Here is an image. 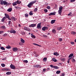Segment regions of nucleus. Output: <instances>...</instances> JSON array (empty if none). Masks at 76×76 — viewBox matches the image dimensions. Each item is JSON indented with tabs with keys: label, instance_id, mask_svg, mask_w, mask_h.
I'll return each mask as SVG.
<instances>
[{
	"label": "nucleus",
	"instance_id": "nucleus-1",
	"mask_svg": "<svg viewBox=\"0 0 76 76\" xmlns=\"http://www.w3.org/2000/svg\"><path fill=\"white\" fill-rule=\"evenodd\" d=\"M36 2H37L36 0H35L34 1H31L29 3V4L27 6L29 8L31 7H32V6H33V4H34V3H35Z\"/></svg>",
	"mask_w": 76,
	"mask_h": 76
},
{
	"label": "nucleus",
	"instance_id": "nucleus-2",
	"mask_svg": "<svg viewBox=\"0 0 76 76\" xmlns=\"http://www.w3.org/2000/svg\"><path fill=\"white\" fill-rule=\"evenodd\" d=\"M63 9V7L61 6L59 8V10L58 11V13L59 15H61V12H62V10Z\"/></svg>",
	"mask_w": 76,
	"mask_h": 76
},
{
	"label": "nucleus",
	"instance_id": "nucleus-3",
	"mask_svg": "<svg viewBox=\"0 0 76 76\" xmlns=\"http://www.w3.org/2000/svg\"><path fill=\"white\" fill-rule=\"evenodd\" d=\"M7 2H6V1H3L2 0L1 1V2L0 4L1 5L4 4V5L7 4Z\"/></svg>",
	"mask_w": 76,
	"mask_h": 76
},
{
	"label": "nucleus",
	"instance_id": "nucleus-4",
	"mask_svg": "<svg viewBox=\"0 0 76 76\" xmlns=\"http://www.w3.org/2000/svg\"><path fill=\"white\" fill-rule=\"evenodd\" d=\"M10 67L11 69H16V67H15V65L11 64L10 66Z\"/></svg>",
	"mask_w": 76,
	"mask_h": 76
},
{
	"label": "nucleus",
	"instance_id": "nucleus-5",
	"mask_svg": "<svg viewBox=\"0 0 76 76\" xmlns=\"http://www.w3.org/2000/svg\"><path fill=\"white\" fill-rule=\"evenodd\" d=\"M24 29L26 31H29V32L31 31L30 28H27L26 27H24Z\"/></svg>",
	"mask_w": 76,
	"mask_h": 76
},
{
	"label": "nucleus",
	"instance_id": "nucleus-6",
	"mask_svg": "<svg viewBox=\"0 0 76 76\" xmlns=\"http://www.w3.org/2000/svg\"><path fill=\"white\" fill-rule=\"evenodd\" d=\"M48 29V27H44L42 28V31H45V30H47Z\"/></svg>",
	"mask_w": 76,
	"mask_h": 76
},
{
	"label": "nucleus",
	"instance_id": "nucleus-7",
	"mask_svg": "<svg viewBox=\"0 0 76 76\" xmlns=\"http://www.w3.org/2000/svg\"><path fill=\"white\" fill-rule=\"evenodd\" d=\"M18 49L16 48H12L13 51L15 52L17 51H18Z\"/></svg>",
	"mask_w": 76,
	"mask_h": 76
},
{
	"label": "nucleus",
	"instance_id": "nucleus-8",
	"mask_svg": "<svg viewBox=\"0 0 76 76\" xmlns=\"http://www.w3.org/2000/svg\"><path fill=\"white\" fill-rule=\"evenodd\" d=\"M37 28H38V29L41 28V23H39L37 24Z\"/></svg>",
	"mask_w": 76,
	"mask_h": 76
},
{
	"label": "nucleus",
	"instance_id": "nucleus-9",
	"mask_svg": "<svg viewBox=\"0 0 76 76\" xmlns=\"http://www.w3.org/2000/svg\"><path fill=\"white\" fill-rule=\"evenodd\" d=\"M56 15V13L54 12H51L49 14V16H51V15Z\"/></svg>",
	"mask_w": 76,
	"mask_h": 76
},
{
	"label": "nucleus",
	"instance_id": "nucleus-10",
	"mask_svg": "<svg viewBox=\"0 0 76 76\" xmlns=\"http://www.w3.org/2000/svg\"><path fill=\"white\" fill-rule=\"evenodd\" d=\"M36 26V24H31L29 26V27H35Z\"/></svg>",
	"mask_w": 76,
	"mask_h": 76
},
{
	"label": "nucleus",
	"instance_id": "nucleus-11",
	"mask_svg": "<svg viewBox=\"0 0 76 76\" xmlns=\"http://www.w3.org/2000/svg\"><path fill=\"white\" fill-rule=\"evenodd\" d=\"M10 33H13V34H15L16 33V31L14 30H11L10 31Z\"/></svg>",
	"mask_w": 76,
	"mask_h": 76
},
{
	"label": "nucleus",
	"instance_id": "nucleus-12",
	"mask_svg": "<svg viewBox=\"0 0 76 76\" xmlns=\"http://www.w3.org/2000/svg\"><path fill=\"white\" fill-rule=\"evenodd\" d=\"M20 42L22 43H25V40L22 38L20 39Z\"/></svg>",
	"mask_w": 76,
	"mask_h": 76
},
{
	"label": "nucleus",
	"instance_id": "nucleus-13",
	"mask_svg": "<svg viewBox=\"0 0 76 76\" xmlns=\"http://www.w3.org/2000/svg\"><path fill=\"white\" fill-rule=\"evenodd\" d=\"M53 55L55 56H59V54H58V53L57 52H55L53 53Z\"/></svg>",
	"mask_w": 76,
	"mask_h": 76
},
{
	"label": "nucleus",
	"instance_id": "nucleus-14",
	"mask_svg": "<svg viewBox=\"0 0 76 76\" xmlns=\"http://www.w3.org/2000/svg\"><path fill=\"white\" fill-rule=\"evenodd\" d=\"M6 19V17H4L1 20V22H4V20Z\"/></svg>",
	"mask_w": 76,
	"mask_h": 76
},
{
	"label": "nucleus",
	"instance_id": "nucleus-15",
	"mask_svg": "<svg viewBox=\"0 0 76 76\" xmlns=\"http://www.w3.org/2000/svg\"><path fill=\"white\" fill-rule=\"evenodd\" d=\"M11 19H12L13 20H14V21H15V20H16L17 19L16 18H15L14 17H11Z\"/></svg>",
	"mask_w": 76,
	"mask_h": 76
},
{
	"label": "nucleus",
	"instance_id": "nucleus-16",
	"mask_svg": "<svg viewBox=\"0 0 76 76\" xmlns=\"http://www.w3.org/2000/svg\"><path fill=\"white\" fill-rule=\"evenodd\" d=\"M12 9L11 8H10L8 9L7 10V11L8 12H11V11H12Z\"/></svg>",
	"mask_w": 76,
	"mask_h": 76
},
{
	"label": "nucleus",
	"instance_id": "nucleus-17",
	"mask_svg": "<svg viewBox=\"0 0 76 76\" xmlns=\"http://www.w3.org/2000/svg\"><path fill=\"white\" fill-rule=\"evenodd\" d=\"M55 22H56V20H52L51 21V23L52 24H53L55 23Z\"/></svg>",
	"mask_w": 76,
	"mask_h": 76
},
{
	"label": "nucleus",
	"instance_id": "nucleus-18",
	"mask_svg": "<svg viewBox=\"0 0 76 76\" xmlns=\"http://www.w3.org/2000/svg\"><path fill=\"white\" fill-rule=\"evenodd\" d=\"M5 16H6V18H8L9 17V15H8V14H7L6 13H5L4 14Z\"/></svg>",
	"mask_w": 76,
	"mask_h": 76
},
{
	"label": "nucleus",
	"instance_id": "nucleus-19",
	"mask_svg": "<svg viewBox=\"0 0 76 76\" xmlns=\"http://www.w3.org/2000/svg\"><path fill=\"white\" fill-rule=\"evenodd\" d=\"M34 67H37V68L39 67H40L39 65H35L34 66Z\"/></svg>",
	"mask_w": 76,
	"mask_h": 76
},
{
	"label": "nucleus",
	"instance_id": "nucleus-20",
	"mask_svg": "<svg viewBox=\"0 0 76 76\" xmlns=\"http://www.w3.org/2000/svg\"><path fill=\"white\" fill-rule=\"evenodd\" d=\"M52 60L53 61H54V62H56L57 60L55 58H52Z\"/></svg>",
	"mask_w": 76,
	"mask_h": 76
},
{
	"label": "nucleus",
	"instance_id": "nucleus-21",
	"mask_svg": "<svg viewBox=\"0 0 76 76\" xmlns=\"http://www.w3.org/2000/svg\"><path fill=\"white\" fill-rule=\"evenodd\" d=\"M6 48L7 49H9L11 48V47H10L9 45H8V46H7L6 47Z\"/></svg>",
	"mask_w": 76,
	"mask_h": 76
},
{
	"label": "nucleus",
	"instance_id": "nucleus-22",
	"mask_svg": "<svg viewBox=\"0 0 76 76\" xmlns=\"http://www.w3.org/2000/svg\"><path fill=\"white\" fill-rule=\"evenodd\" d=\"M17 4H19L21 3V1H19L17 0V1L16 2Z\"/></svg>",
	"mask_w": 76,
	"mask_h": 76
},
{
	"label": "nucleus",
	"instance_id": "nucleus-23",
	"mask_svg": "<svg viewBox=\"0 0 76 76\" xmlns=\"http://www.w3.org/2000/svg\"><path fill=\"white\" fill-rule=\"evenodd\" d=\"M12 5L13 6H16V5H17V3L16 2H15L12 3Z\"/></svg>",
	"mask_w": 76,
	"mask_h": 76
},
{
	"label": "nucleus",
	"instance_id": "nucleus-24",
	"mask_svg": "<svg viewBox=\"0 0 76 76\" xmlns=\"http://www.w3.org/2000/svg\"><path fill=\"white\" fill-rule=\"evenodd\" d=\"M73 56V53H71L70 54L68 57L69 58H70V57H72Z\"/></svg>",
	"mask_w": 76,
	"mask_h": 76
},
{
	"label": "nucleus",
	"instance_id": "nucleus-25",
	"mask_svg": "<svg viewBox=\"0 0 76 76\" xmlns=\"http://www.w3.org/2000/svg\"><path fill=\"white\" fill-rule=\"evenodd\" d=\"M71 34H72V35H75L76 34V32L74 31H72L71 32Z\"/></svg>",
	"mask_w": 76,
	"mask_h": 76
},
{
	"label": "nucleus",
	"instance_id": "nucleus-26",
	"mask_svg": "<svg viewBox=\"0 0 76 76\" xmlns=\"http://www.w3.org/2000/svg\"><path fill=\"white\" fill-rule=\"evenodd\" d=\"M1 28L2 29H5L6 27L4 26H3L1 27Z\"/></svg>",
	"mask_w": 76,
	"mask_h": 76
},
{
	"label": "nucleus",
	"instance_id": "nucleus-27",
	"mask_svg": "<svg viewBox=\"0 0 76 76\" xmlns=\"http://www.w3.org/2000/svg\"><path fill=\"white\" fill-rule=\"evenodd\" d=\"M61 72V71H57L56 72V74H60Z\"/></svg>",
	"mask_w": 76,
	"mask_h": 76
},
{
	"label": "nucleus",
	"instance_id": "nucleus-28",
	"mask_svg": "<svg viewBox=\"0 0 76 76\" xmlns=\"http://www.w3.org/2000/svg\"><path fill=\"white\" fill-rule=\"evenodd\" d=\"M10 74H11V72H8L6 73V75H10Z\"/></svg>",
	"mask_w": 76,
	"mask_h": 76
},
{
	"label": "nucleus",
	"instance_id": "nucleus-29",
	"mask_svg": "<svg viewBox=\"0 0 76 76\" xmlns=\"http://www.w3.org/2000/svg\"><path fill=\"white\" fill-rule=\"evenodd\" d=\"M54 69H59V68L57 66H54Z\"/></svg>",
	"mask_w": 76,
	"mask_h": 76
},
{
	"label": "nucleus",
	"instance_id": "nucleus-30",
	"mask_svg": "<svg viewBox=\"0 0 76 76\" xmlns=\"http://www.w3.org/2000/svg\"><path fill=\"white\" fill-rule=\"evenodd\" d=\"M0 49L2 50H5V48L3 47H1Z\"/></svg>",
	"mask_w": 76,
	"mask_h": 76
},
{
	"label": "nucleus",
	"instance_id": "nucleus-31",
	"mask_svg": "<svg viewBox=\"0 0 76 76\" xmlns=\"http://www.w3.org/2000/svg\"><path fill=\"white\" fill-rule=\"evenodd\" d=\"M31 37L32 38H36V37L34 35H31Z\"/></svg>",
	"mask_w": 76,
	"mask_h": 76
},
{
	"label": "nucleus",
	"instance_id": "nucleus-32",
	"mask_svg": "<svg viewBox=\"0 0 76 76\" xmlns=\"http://www.w3.org/2000/svg\"><path fill=\"white\" fill-rule=\"evenodd\" d=\"M52 32H53V33H54V34H55V33L56 32V31L55 29H53V30H52Z\"/></svg>",
	"mask_w": 76,
	"mask_h": 76
},
{
	"label": "nucleus",
	"instance_id": "nucleus-33",
	"mask_svg": "<svg viewBox=\"0 0 76 76\" xmlns=\"http://www.w3.org/2000/svg\"><path fill=\"white\" fill-rule=\"evenodd\" d=\"M62 29V27H58L57 28V30H58V31H59V30H61V29Z\"/></svg>",
	"mask_w": 76,
	"mask_h": 76
},
{
	"label": "nucleus",
	"instance_id": "nucleus-34",
	"mask_svg": "<svg viewBox=\"0 0 76 76\" xmlns=\"http://www.w3.org/2000/svg\"><path fill=\"white\" fill-rule=\"evenodd\" d=\"M23 63H27L28 62V61L27 60H24L23 61Z\"/></svg>",
	"mask_w": 76,
	"mask_h": 76
},
{
	"label": "nucleus",
	"instance_id": "nucleus-35",
	"mask_svg": "<svg viewBox=\"0 0 76 76\" xmlns=\"http://www.w3.org/2000/svg\"><path fill=\"white\" fill-rule=\"evenodd\" d=\"M47 58H44V59H43L44 61H47Z\"/></svg>",
	"mask_w": 76,
	"mask_h": 76
},
{
	"label": "nucleus",
	"instance_id": "nucleus-36",
	"mask_svg": "<svg viewBox=\"0 0 76 76\" xmlns=\"http://www.w3.org/2000/svg\"><path fill=\"white\" fill-rule=\"evenodd\" d=\"M4 70H6V71H9L10 70V69H4Z\"/></svg>",
	"mask_w": 76,
	"mask_h": 76
},
{
	"label": "nucleus",
	"instance_id": "nucleus-37",
	"mask_svg": "<svg viewBox=\"0 0 76 76\" xmlns=\"http://www.w3.org/2000/svg\"><path fill=\"white\" fill-rule=\"evenodd\" d=\"M25 17L26 18H28V14H25Z\"/></svg>",
	"mask_w": 76,
	"mask_h": 76
},
{
	"label": "nucleus",
	"instance_id": "nucleus-38",
	"mask_svg": "<svg viewBox=\"0 0 76 76\" xmlns=\"http://www.w3.org/2000/svg\"><path fill=\"white\" fill-rule=\"evenodd\" d=\"M59 39V41L61 42V41H63V39L61 38L59 39Z\"/></svg>",
	"mask_w": 76,
	"mask_h": 76
},
{
	"label": "nucleus",
	"instance_id": "nucleus-39",
	"mask_svg": "<svg viewBox=\"0 0 76 76\" xmlns=\"http://www.w3.org/2000/svg\"><path fill=\"white\" fill-rule=\"evenodd\" d=\"M72 62H75V60L73 58L72 59Z\"/></svg>",
	"mask_w": 76,
	"mask_h": 76
},
{
	"label": "nucleus",
	"instance_id": "nucleus-40",
	"mask_svg": "<svg viewBox=\"0 0 76 76\" xmlns=\"http://www.w3.org/2000/svg\"><path fill=\"white\" fill-rule=\"evenodd\" d=\"M1 66L2 67H5V65L4 64H1Z\"/></svg>",
	"mask_w": 76,
	"mask_h": 76
},
{
	"label": "nucleus",
	"instance_id": "nucleus-41",
	"mask_svg": "<svg viewBox=\"0 0 76 76\" xmlns=\"http://www.w3.org/2000/svg\"><path fill=\"white\" fill-rule=\"evenodd\" d=\"M8 23L9 25H10V24L12 23V21H9Z\"/></svg>",
	"mask_w": 76,
	"mask_h": 76
},
{
	"label": "nucleus",
	"instance_id": "nucleus-42",
	"mask_svg": "<svg viewBox=\"0 0 76 76\" xmlns=\"http://www.w3.org/2000/svg\"><path fill=\"white\" fill-rule=\"evenodd\" d=\"M44 11L45 12V13H47V12H48V10L47 9L44 10Z\"/></svg>",
	"mask_w": 76,
	"mask_h": 76
},
{
	"label": "nucleus",
	"instance_id": "nucleus-43",
	"mask_svg": "<svg viewBox=\"0 0 76 76\" xmlns=\"http://www.w3.org/2000/svg\"><path fill=\"white\" fill-rule=\"evenodd\" d=\"M38 10V9L37 8H36L34 9V11L35 12H36Z\"/></svg>",
	"mask_w": 76,
	"mask_h": 76
},
{
	"label": "nucleus",
	"instance_id": "nucleus-44",
	"mask_svg": "<svg viewBox=\"0 0 76 76\" xmlns=\"http://www.w3.org/2000/svg\"><path fill=\"white\" fill-rule=\"evenodd\" d=\"M4 32V31H0V34H3Z\"/></svg>",
	"mask_w": 76,
	"mask_h": 76
},
{
	"label": "nucleus",
	"instance_id": "nucleus-45",
	"mask_svg": "<svg viewBox=\"0 0 76 76\" xmlns=\"http://www.w3.org/2000/svg\"><path fill=\"white\" fill-rule=\"evenodd\" d=\"M43 36L44 37H45V38H47V35H46L45 34H44L43 35Z\"/></svg>",
	"mask_w": 76,
	"mask_h": 76
},
{
	"label": "nucleus",
	"instance_id": "nucleus-46",
	"mask_svg": "<svg viewBox=\"0 0 76 76\" xmlns=\"http://www.w3.org/2000/svg\"><path fill=\"white\" fill-rule=\"evenodd\" d=\"M50 66L51 67H52V68H54V66L53 65H50Z\"/></svg>",
	"mask_w": 76,
	"mask_h": 76
},
{
	"label": "nucleus",
	"instance_id": "nucleus-47",
	"mask_svg": "<svg viewBox=\"0 0 76 76\" xmlns=\"http://www.w3.org/2000/svg\"><path fill=\"white\" fill-rule=\"evenodd\" d=\"M75 1V0H70V2L71 3H73V2H74Z\"/></svg>",
	"mask_w": 76,
	"mask_h": 76
},
{
	"label": "nucleus",
	"instance_id": "nucleus-48",
	"mask_svg": "<svg viewBox=\"0 0 76 76\" xmlns=\"http://www.w3.org/2000/svg\"><path fill=\"white\" fill-rule=\"evenodd\" d=\"M7 34H4L3 35V36L4 37H6V36H7Z\"/></svg>",
	"mask_w": 76,
	"mask_h": 76
},
{
	"label": "nucleus",
	"instance_id": "nucleus-49",
	"mask_svg": "<svg viewBox=\"0 0 76 76\" xmlns=\"http://www.w3.org/2000/svg\"><path fill=\"white\" fill-rule=\"evenodd\" d=\"M72 12H70L68 15V16H70V15H72Z\"/></svg>",
	"mask_w": 76,
	"mask_h": 76
},
{
	"label": "nucleus",
	"instance_id": "nucleus-50",
	"mask_svg": "<svg viewBox=\"0 0 76 76\" xmlns=\"http://www.w3.org/2000/svg\"><path fill=\"white\" fill-rule=\"evenodd\" d=\"M71 44L72 45H73V44H75V43L73 42H71Z\"/></svg>",
	"mask_w": 76,
	"mask_h": 76
},
{
	"label": "nucleus",
	"instance_id": "nucleus-51",
	"mask_svg": "<svg viewBox=\"0 0 76 76\" xmlns=\"http://www.w3.org/2000/svg\"><path fill=\"white\" fill-rule=\"evenodd\" d=\"M45 71H46V69H45V68H44L43 69V72H45Z\"/></svg>",
	"mask_w": 76,
	"mask_h": 76
},
{
	"label": "nucleus",
	"instance_id": "nucleus-52",
	"mask_svg": "<svg viewBox=\"0 0 76 76\" xmlns=\"http://www.w3.org/2000/svg\"><path fill=\"white\" fill-rule=\"evenodd\" d=\"M61 60H62V61H65V59L64 58L62 59Z\"/></svg>",
	"mask_w": 76,
	"mask_h": 76
},
{
	"label": "nucleus",
	"instance_id": "nucleus-53",
	"mask_svg": "<svg viewBox=\"0 0 76 76\" xmlns=\"http://www.w3.org/2000/svg\"><path fill=\"white\" fill-rule=\"evenodd\" d=\"M29 14L30 15H33V13L31 12H29Z\"/></svg>",
	"mask_w": 76,
	"mask_h": 76
},
{
	"label": "nucleus",
	"instance_id": "nucleus-54",
	"mask_svg": "<svg viewBox=\"0 0 76 76\" xmlns=\"http://www.w3.org/2000/svg\"><path fill=\"white\" fill-rule=\"evenodd\" d=\"M47 9H50V6H48V7H47Z\"/></svg>",
	"mask_w": 76,
	"mask_h": 76
},
{
	"label": "nucleus",
	"instance_id": "nucleus-55",
	"mask_svg": "<svg viewBox=\"0 0 76 76\" xmlns=\"http://www.w3.org/2000/svg\"><path fill=\"white\" fill-rule=\"evenodd\" d=\"M8 19V20H11V19L10 18V17H9V18H7Z\"/></svg>",
	"mask_w": 76,
	"mask_h": 76
},
{
	"label": "nucleus",
	"instance_id": "nucleus-56",
	"mask_svg": "<svg viewBox=\"0 0 76 76\" xmlns=\"http://www.w3.org/2000/svg\"><path fill=\"white\" fill-rule=\"evenodd\" d=\"M19 44L20 45H22V43L21 42L19 43Z\"/></svg>",
	"mask_w": 76,
	"mask_h": 76
},
{
	"label": "nucleus",
	"instance_id": "nucleus-57",
	"mask_svg": "<svg viewBox=\"0 0 76 76\" xmlns=\"http://www.w3.org/2000/svg\"><path fill=\"white\" fill-rule=\"evenodd\" d=\"M61 76H64V74L63 73H62Z\"/></svg>",
	"mask_w": 76,
	"mask_h": 76
},
{
	"label": "nucleus",
	"instance_id": "nucleus-58",
	"mask_svg": "<svg viewBox=\"0 0 76 76\" xmlns=\"http://www.w3.org/2000/svg\"><path fill=\"white\" fill-rule=\"evenodd\" d=\"M71 58H70L68 59V60L69 61H70V60H71Z\"/></svg>",
	"mask_w": 76,
	"mask_h": 76
},
{
	"label": "nucleus",
	"instance_id": "nucleus-59",
	"mask_svg": "<svg viewBox=\"0 0 76 76\" xmlns=\"http://www.w3.org/2000/svg\"><path fill=\"white\" fill-rule=\"evenodd\" d=\"M18 26H19V27L20 28V27H21L20 24H18Z\"/></svg>",
	"mask_w": 76,
	"mask_h": 76
},
{
	"label": "nucleus",
	"instance_id": "nucleus-60",
	"mask_svg": "<svg viewBox=\"0 0 76 76\" xmlns=\"http://www.w3.org/2000/svg\"><path fill=\"white\" fill-rule=\"evenodd\" d=\"M33 45H37V44L33 43Z\"/></svg>",
	"mask_w": 76,
	"mask_h": 76
},
{
	"label": "nucleus",
	"instance_id": "nucleus-61",
	"mask_svg": "<svg viewBox=\"0 0 76 76\" xmlns=\"http://www.w3.org/2000/svg\"><path fill=\"white\" fill-rule=\"evenodd\" d=\"M14 7H15V8H16V9H17V8H18V7L16 6H15Z\"/></svg>",
	"mask_w": 76,
	"mask_h": 76
},
{
	"label": "nucleus",
	"instance_id": "nucleus-62",
	"mask_svg": "<svg viewBox=\"0 0 76 76\" xmlns=\"http://www.w3.org/2000/svg\"><path fill=\"white\" fill-rule=\"evenodd\" d=\"M69 62H69V60H68V61H67V63H68L69 64Z\"/></svg>",
	"mask_w": 76,
	"mask_h": 76
},
{
	"label": "nucleus",
	"instance_id": "nucleus-63",
	"mask_svg": "<svg viewBox=\"0 0 76 76\" xmlns=\"http://www.w3.org/2000/svg\"><path fill=\"white\" fill-rule=\"evenodd\" d=\"M36 45H37V46H39V45H38L37 44H36Z\"/></svg>",
	"mask_w": 76,
	"mask_h": 76
},
{
	"label": "nucleus",
	"instance_id": "nucleus-64",
	"mask_svg": "<svg viewBox=\"0 0 76 76\" xmlns=\"http://www.w3.org/2000/svg\"><path fill=\"white\" fill-rule=\"evenodd\" d=\"M47 70H50V69L49 68H48Z\"/></svg>",
	"mask_w": 76,
	"mask_h": 76
}]
</instances>
